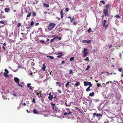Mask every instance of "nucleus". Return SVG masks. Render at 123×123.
<instances>
[{
	"label": "nucleus",
	"mask_w": 123,
	"mask_h": 123,
	"mask_svg": "<svg viewBox=\"0 0 123 123\" xmlns=\"http://www.w3.org/2000/svg\"><path fill=\"white\" fill-rule=\"evenodd\" d=\"M75 108H76V109L80 111V109L79 108H78L75 107Z\"/></svg>",
	"instance_id": "obj_54"
},
{
	"label": "nucleus",
	"mask_w": 123,
	"mask_h": 123,
	"mask_svg": "<svg viewBox=\"0 0 123 123\" xmlns=\"http://www.w3.org/2000/svg\"><path fill=\"white\" fill-rule=\"evenodd\" d=\"M100 2L102 3L103 4H105V2L103 0L100 1Z\"/></svg>",
	"instance_id": "obj_48"
},
{
	"label": "nucleus",
	"mask_w": 123,
	"mask_h": 123,
	"mask_svg": "<svg viewBox=\"0 0 123 123\" xmlns=\"http://www.w3.org/2000/svg\"><path fill=\"white\" fill-rule=\"evenodd\" d=\"M107 22V21L106 20H104L103 21V25L104 26H105V25L106 24V23Z\"/></svg>",
	"instance_id": "obj_16"
},
{
	"label": "nucleus",
	"mask_w": 123,
	"mask_h": 123,
	"mask_svg": "<svg viewBox=\"0 0 123 123\" xmlns=\"http://www.w3.org/2000/svg\"><path fill=\"white\" fill-rule=\"evenodd\" d=\"M5 17L4 15V12L3 11H2L1 12V13L0 14V18L1 19L4 18Z\"/></svg>",
	"instance_id": "obj_7"
},
{
	"label": "nucleus",
	"mask_w": 123,
	"mask_h": 123,
	"mask_svg": "<svg viewBox=\"0 0 123 123\" xmlns=\"http://www.w3.org/2000/svg\"><path fill=\"white\" fill-rule=\"evenodd\" d=\"M58 38V36H56V37H54V38H53V39H54V40L56 38Z\"/></svg>",
	"instance_id": "obj_64"
},
{
	"label": "nucleus",
	"mask_w": 123,
	"mask_h": 123,
	"mask_svg": "<svg viewBox=\"0 0 123 123\" xmlns=\"http://www.w3.org/2000/svg\"><path fill=\"white\" fill-rule=\"evenodd\" d=\"M80 85V82H77L75 84V85L76 86H77Z\"/></svg>",
	"instance_id": "obj_17"
},
{
	"label": "nucleus",
	"mask_w": 123,
	"mask_h": 123,
	"mask_svg": "<svg viewBox=\"0 0 123 123\" xmlns=\"http://www.w3.org/2000/svg\"><path fill=\"white\" fill-rule=\"evenodd\" d=\"M91 40H86V43H91Z\"/></svg>",
	"instance_id": "obj_28"
},
{
	"label": "nucleus",
	"mask_w": 123,
	"mask_h": 123,
	"mask_svg": "<svg viewBox=\"0 0 123 123\" xmlns=\"http://www.w3.org/2000/svg\"><path fill=\"white\" fill-rule=\"evenodd\" d=\"M29 89H31L32 90L34 88L33 87H31V86H30L29 87H28Z\"/></svg>",
	"instance_id": "obj_47"
},
{
	"label": "nucleus",
	"mask_w": 123,
	"mask_h": 123,
	"mask_svg": "<svg viewBox=\"0 0 123 123\" xmlns=\"http://www.w3.org/2000/svg\"><path fill=\"white\" fill-rule=\"evenodd\" d=\"M33 113L35 114H37V111L35 109H34L33 111Z\"/></svg>",
	"instance_id": "obj_21"
},
{
	"label": "nucleus",
	"mask_w": 123,
	"mask_h": 123,
	"mask_svg": "<svg viewBox=\"0 0 123 123\" xmlns=\"http://www.w3.org/2000/svg\"><path fill=\"white\" fill-rule=\"evenodd\" d=\"M87 49L86 48H84L83 51L82 52L83 53V57H86L89 54L88 52H87Z\"/></svg>",
	"instance_id": "obj_4"
},
{
	"label": "nucleus",
	"mask_w": 123,
	"mask_h": 123,
	"mask_svg": "<svg viewBox=\"0 0 123 123\" xmlns=\"http://www.w3.org/2000/svg\"><path fill=\"white\" fill-rule=\"evenodd\" d=\"M32 15L33 16H35L36 15V13L34 12H32Z\"/></svg>",
	"instance_id": "obj_37"
},
{
	"label": "nucleus",
	"mask_w": 123,
	"mask_h": 123,
	"mask_svg": "<svg viewBox=\"0 0 123 123\" xmlns=\"http://www.w3.org/2000/svg\"><path fill=\"white\" fill-rule=\"evenodd\" d=\"M103 12L105 16L107 17L109 16L108 10L107 9H104L103 10Z\"/></svg>",
	"instance_id": "obj_5"
},
{
	"label": "nucleus",
	"mask_w": 123,
	"mask_h": 123,
	"mask_svg": "<svg viewBox=\"0 0 123 123\" xmlns=\"http://www.w3.org/2000/svg\"><path fill=\"white\" fill-rule=\"evenodd\" d=\"M47 57L51 59H54V57L52 56H47Z\"/></svg>",
	"instance_id": "obj_32"
},
{
	"label": "nucleus",
	"mask_w": 123,
	"mask_h": 123,
	"mask_svg": "<svg viewBox=\"0 0 123 123\" xmlns=\"http://www.w3.org/2000/svg\"><path fill=\"white\" fill-rule=\"evenodd\" d=\"M88 85L90 86H90V87L92 86V84L91 82H88Z\"/></svg>",
	"instance_id": "obj_27"
},
{
	"label": "nucleus",
	"mask_w": 123,
	"mask_h": 123,
	"mask_svg": "<svg viewBox=\"0 0 123 123\" xmlns=\"http://www.w3.org/2000/svg\"><path fill=\"white\" fill-rule=\"evenodd\" d=\"M62 52H61V53H59L56 54V55H60V54L62 55Z\"/></svg>",
	"instance_id": "obj_56"
},
{
	"label": "nucleus",
	"mask_w": 123,
	"mask_h": 123,
	"mask_svg": "<svg viewBox=\"0 0 123 123\" xmlns=\"http://www.w3.org/2000/svg\"><path fill=\"white\" fill-rule=\"evenodd\" d=\"M93 101L94 102H96L98 101V100L97 99H92Z\"/></svg>",
	"instance_id": "obj_33"
},
{
	"label": "nucleus",
	"mask_w": 123,
	"mask_h": 123,
	"mask_svg": "<svg viewBox=\"0 0 123 123\" xmlns=\"http://www.w3.org/2000/svg\"><path fill=\"white\" fill-rule=\"evenodd\" d=\"M115 17L117 18H120V16L118 15H116L115 16Z\"/></svg>",
	"instance_id": "obj_36"
},
{
	"label": "nucleus",
	"mask_w": 123,
	"mask_h": 123,
	"mask_svg": "<svg viewBox=\"0 0 123 123\" xmlns=\"http://www.w3.org/2000/svg\"><path fill=\"white\" fill-rule=\"evenodd\" d=\"M54 40V39H52L50 41V43H52Z\"/></svg>",
	"instance_id": "obj_60"
},
{
	"label": "nucleus",
	"mask_w": 123,
	"mask_h": 123,
	"mask_svg": "<svg viewBox=\"0 0 123 123\" xmlns=\"http://www.w3.org/2000/svg\"><path fill=\"white\" fill-rule=\"evenodd\" d=\"M97 87H99L101 85L100 84H99L98 83H97Z\"/></svg>",
	"instance_id": "obj_35"
},
{
	"label": "nucleus",
	"mask_w": 123,
	"mask_h": 123,
	"mask_svg": "<svg viewBox=\"0 0 123 123\" xmlns=\"http://www.w3.org/2000/svg\"><path fill=\"white\" fill-rule=\"evenodd\" d=\"M122 68H119L118 69V70L119 72H121L122 70Z\"/></svg>",
	"instance_id": "obj_58"
},
{
	"label": "nucleus",
	"mask_w": 123,
	"mask_h": 123,
	"mask_svg": "<svg viewBox=\"0 0 123 123\" xmlns=\"http://www.w3.org/2000/svg\"><path fill=\"white\" fill-rule=\"evenodd\" d=\"M69 9L68 8H66L65 9V10L67 12H68L69 11Z\"/></svg>",
	"instance_id": "obj_51"
},
{
	"label": "nucleus",
	"mask_w": 123,
	"mask_h": 123,
	"mask_svg": "<svg viewBox=\"0 0 123 123\" xmlns=\"http://www.w3.org/2000/svg\"><path fill=\"white\" fill-rule=\"evenodd\" d=\"M97 116H98L99 117H102V115L100 113L99 114H97Z\"/></svg>",
	"instance_id": "obj_23"
},
{
	"label": "nucleus",
	"mask_w": 123,
	"mask_h": 123,
	"mask_svg": "<svg viewBox=\"0 0 123 123\" xmlns=\"http://www.w3.org/2000/svg\"><path fill=\"white\" fill-rule=\"evenodd\" d=\"M40 41V42L42 43H44L45 42L43 40H41Z\"/></svg>",
	"instance_id": "obj_52"
},
{
	"label": "nucleus",
	"mask_w": 123,
	"mask_h": 123,
	"mask_svg": "<svg viewBox=\"0 0 123 123\" xmlns=\"http://www.w3.org/2000/svg\"><path fill=\"white\" fill-rule=\"evenodd\" d=\"M5 71L6 73L8 74L9 73V71L6 69H5Z\"/></svg>",
	"instance_id": "obj_40"
},
{
	"label": "nucleus",
	"mask_w": 123,
	"mask_h": 123,
	"mask_svg": "<svg viewBox=\"0 0 123 123\" xmlns=\"http://www.w3.org/2000/svg\"><path fill=\"white\" fill-rule=\"evenodd\" d=\"M54 95L53 96V98H57L56 96L54 94Z\"/></svg>",
	"instance_id": "obj_43"
},
{
	"label": "nucleus",
	"mask_w": 123,
	"mask_h": 123,
	"mask_svg": "<svg viewBox=\"0 0 123 123\" xmlns=\"http://www.w3.org/2000/svg\"><path fill=\"white\" fill-rule=\"evenodd\" d=\"M14 80L15 82L17 83H19V79L17 77H15L14 78Z\"/></svg>",
	"instance_id": "obj_11"
},
{
	"label": "nucleus",
	"mask_w": 123,
	"mask_h": 123,
	"mask_svg": "<svg viewBox=\"0 0 123 123\" xmlns=\"http://www.w3.org/2000/svg\"><path fill=\"white\" fill-rule=\"evenodd\" d=\"M27 112V113H30L31 112V111H28L27 110H26Z\"/></svg>",
	"instance_id": "obj_55"
},
{
	"label": "nucleus",
	"mask_w": 123,
	"mask_h": 123,
	"mask_svg": "<svg viewBox=\"0 0 123 123\" xmlns=\"http://www.w3.org/2000/svg\"><path fill=\"white\" fill-rule=\"evenodd\" d=\"M32 102L34 103H36L35 99L34 98L33 99Z\"/></svg>",
	"instance_id": "obj_53"
},
{
	"label": "nucleus",
	"mask_w": 123,
	"mask_h": 123,
	"mask_svg": "<svg viewBox=\"0 0 123 123\" xmlns=\"http://www.w3.org/2000/svg\"><path fill=\"white\" fill-rule=\"evenodd\" d=\"M66 112L64 113L63 115L65 116H67L68 115L70 116L71 115L72 116V112H71L69 109L68 108H66Z\"/></svg>",
	"instance_id": "obj_2"
},
{
	"label": "nucleus",
	"mask_w": 123,
	"mask_h": 123,
	"mask_svg": "<svg viewBox=\"0 0 123 123\" xmlns=\"http://www.w3.org/2000/svg\"><path fill=\"white\" fill-rule=\"evenodd\" d=\"M88 81L85 82L84 81L83 82L85 86H87L88 85Z\"/></svg>",
	"instance_id": "obj_18"
},
{
	"label": "nucleus",
	"mask_w": 123,
	"mask_h": 123,
	"mask_svg": "<svg viewBox=\"0 0 123 123\" xmlns=\"http://www.w3.org/2000/svg\"><path fill=\"white\" fill-rule=\"evenodd\" d=\"M74 57H72L70 58V60L71 61H72L74 60Z\"/></svg>",
	"instance_id": "obj_25"
},
{
	"label": "nucleus",
	"mask_w": 123,
	"mask_h": 123,
	"mask_svg": "<svg viewBox=\"0 0 123 123\" xmlns=\"http://www.w3.org/2000/svg\"><path fill=\"white\" fill-rule=\"evenodd\" d=\"M49 96L48 97L49 99L51 100H52V99L53 98V95H51V93L50 92L49 93Z\"/></svg>",
	"instance_id": "obj_9"
},
{
	"label": "nucleus",
	"mask_w": 123,
	"mask_h": 123,
	"mask_svg": "<svg viewBox=\"0 0 123 123\" xmlns=\"http://www.w3.org/2000/svg\"><path fill=\"white\" fill-rule=\"evenodd\" d=\"M82 42L83 43H86V40H83L82 41Z\"/></svg>",
	"instance_id": "obj_41"
},
{
	"label": "nucleus",
	"mask_w": 123,
	"mask_h": 123,
	"mask_svg": "<svg viewBox=\"0 0 123 123\" xmlns=\"http://www.w3.org/2000/svg\"><path fill=\"white\" fill-rule=\"evenodd\" d=\"M76 122L77 123H82L81 119L80 118L78 117L77 119Z\"/></svg>",
	"instance_id": "obj_10"
},
{
	"label": "nucleus",
	"mask_w": 123,
	"mask_h": 123,
	"mask_svg": "<svg viewBox=\"0 0 123 123\" xmlns=\"http://www.w3.org/2000/svg\"><path fill=\"white\" fill-rule=\"evenodd\" d=\"M91 28H89V29H88V30L87 31L88 33H90L91 32Z\"/></svg>",
	"instance_id": "obj_42"
},
{
	"label": "nucleus",
	"mask_w": 123,
	"mask_h": 123,
	"mask_svg": "<svg viewBox=\"0 0 123 123\" xmlns=\"http://www.w3.org/2000/svg\"><path fill=\"white\" fill-rule=\"evenodd\" d=\"M109 6H110V5L109 4L107 5H106V9H107V10H108V9L109 8Z\"/></svg>",
	"instance_id": "obj_30"
},
{
	"label": "nucleus",
	"mask_w": 123,
	"mask_h": 123,
	"mask_svg": "<svg viewBox=\"0 0 123 123\" xmlns=\"http://www.w3.org/2000/svg\"><path fill=\"white\" fill-rule=\"evenodd\" d=\"M62 55H58L57 56V57H58L59 58H60L62 57Z\"/></svg>",
	"instance_id": "obj_39"
},
{
	"label": "nucleus",
	"mask_w": 123,
	"mask_h": 123,
	"mask_svg": "<svg viewBox=\"0 0 123 123\" xmlns=\"http://www.w3.org/2000/svg\"><path fill=\"white\" fill-rule=\"evenodd\" d=\"M108 24H107L106 25H105V29H106L107 28V27H108Z\"/></svg>",
	"instance_id": "obj_45"
},
{
	"label": "nucleus",
	"mask_w": 123,
	"mask_h": 123,
	"mask_svg": "<svg viewBox=\"0 0 123 123\" xmlns=\"http://www.w3.org/2000/svg\"><path fill=\"white\" fill-rule=\"evenodd\" d=\"M5 11V12L6 13L8 12L10 10V9L9 8H5L4 9Z\"/></svg>",
	"instance_id": "obj_13"
},
{
	"label": "nucleus",
	"mask_w": 123,
	"mask_h": 123,
	"mask_svg": "<svg viewBox=\"0 0 123 123\" xmlns=\"http://www.w3.org/2000/svg\"><path fill=\"white\" fill-rule=\"evenodd\" d=\"M31 85V84H30V83L28 84L27 85V86L28 88V87H29Z\"/></svg>",
	"instance_id": "obj_50"
},
{
	"label": "nucleus",
	"mask_w": 123,
	"mask_h": 123,
	"mask_svg": "<svg viewBox=\"0 0 123 123\" xmlns=\"http://www.w3.org/2000/svg\"><path fill=\"white\" fill-rule=\"evenodd\" d=\"M74 20V16L72 17V18L71 19L70 21L71 22H72Z\"/></svg>",
	"instance_id": "obj_38"
},
{
	"label": "nucleus",
	"mask_w": 123,
	"mask_h": 123,
	"mask_svg": "<svg viewBox=\"0 0 123 123\" xmlns=\"http://www.w3.org/2000/svg\"><path fill=\"white\" fill-rule=\"evenodd\" d=\"M55 23L53 22L50 23L48 26V30L49 31H51L55 27Z\"/></svg>",
	"instance_id": "obj_1"
},
{
	"label": "nucleus",
	"mask_w": 123,
	"mask_h": 123,
	"mask_svg": "<svg viewBox=\"0 0 123 123\" xmlns=\"http://www.w3.org/2000/svg\"><path fill=\"white\" fill-rule=\"evenodd\" d=\"M73 24L74 25H75L77 24V23L76 22H74L73 23Z\"/></svg>",
	"instance_id": "obj_63"
},
{
	"label": "nucleus",
	"mask_w": 123,
	"mask_h": 123,
	"mask_svg": "<svg viewBox=\"0 0 123 123\" xmlns=\"http://www.w3.org/2000/svg\"><path fill=\"white\" fill-rule=\"evenodd\" d=\"M21 23H18V25H17V26L18 27H19L21 26Z\"/></svg>",
	"instance_id": "obj_34"
},
{
	"label": "nucleus",
	"mask_w": 123,
	"mask_h": 123,
	"mask_svg": "<svg viewBox=\"0 0 123 123\" xmlns=\"http://www.w3.org/2000/svg\"><path fill=\"white\" fill-rule=\"evenodd\" d=\"M58 91L59 92L60 94L62 92L60 90H58Z\"/></svg>",
	"instance_id": "obj_59"
},
{
	"label": "nucleus",
	"mask_w": 123,
	"mask_h": 123,
	"mask_svg": "<svg viewBox=\"0 0 123 123\" xmlns=\"http://www.w3.org/2000/svg\"><path fill=\"white\" fill-rule=\"evenodd\" d=\"M5 22L4 20H1L0 22V28H1V27H3L6 25L5 23Z\"/></svg>",
	"instance_id": "obj_6"
},
{
	"label": "nucleus",
	"mask_w": 123,
	"mask_h": 123,
	"mask_svg": "<svg viewBox=\"0 0 123 123\" xmlns=\"http://www.w3.org/2000/svg\"><path fill=\"white\" fill-rule=\"evenodd\" d=\"M3 48L4 49V50H6V48H5V47L4 46H3Z\"/></svg>",
	"instance_id": "obj_62"
},
{
	"label": "nucleus",
	"mask_w": 123,
	"mask_h": 123,
	"mask_svg": "<svg viewBox=\"0 0 123 123\" xmlns=\"http://www.w3.org/2000/svg\"><path fill=\"white\" fill-rule=\"evenodd\" d=\"M34 93H37L38 92V90H35L34 91Z\"/></svg>",
	"instance_id": "obj_49"
},
{
	"label": "nucleus",
	"mask_w": 123,
	"mask_h": 123,
	"mask_svg": "<svg viewBox=\"0 0 123 123\" xmlns=\"http://www.w3.org/2000/svg\"><path fill=\"white\" fill-rule=\"evenodd\" d=\"M70 82L69 81H68L67 83L66 84L65 86L66 87H67L68 86Z\"/></svg>",
	"instance_id": "obj_29"
},
{
	"label": "nucleus",
	"mask_w": 123,
	"mask_h": 123,
	"mask_svg": "<svg viewBox=\"0 0 123 123\" xmlns=\"http://www.w3.org/2000/svg\"><path fill=\"white\" fill-rule=\"evenodd\" d=\"M70 72H69V74H71L73 73V70H70L69 71Z\"/></svg>",
	"instance_id": "obj_44"
},
{
	"label": "nucleus",
	"mask_w": 123,
	"mask_h": 123,
	"mask_svg": "<svg viewBox=\"0 0 123 123\" xmlns=\"http://www.w3.org/2000/svg\"><path fill=\"white\" fill-rule=\"evenodd\" d=\"M31 14V12L28 13L27 16V17H29L30 16Z\"/></svg>",
	"instance_id": "obj_26"
},
{
	"label": "nucleus",
	"mask_w": 123,
	"mask_h": 123,
	"mask_svg": "<svg viewBox=\"0 0 123 123\" xmlns=\"http://www.w3.org/2000/svg\"><path fill=\"white\" fill-rule=\"evenodd\" d=\"M90 68V66L89 65H88L87 66V67L86 68V70H85L86 71H87Z\"/></svg>",
	"instance_id": "obj_22"
},
{
	"label": "nucleus",
	"mask_w": 123,
	"mask_h": 123,
	"mask_svg": "<svg viewBox=\"0 0 123 123\" xmlns=\"http://www.w3.org/2000/svg\"><path fill=\"white\" fill-rule=\"evenodd\" d=\"M94 95V93L93 92H92V93H90L89 94L90 96L92 97Z\"/></svg>",
	"instance_id": "obj_20"
},
{
	"label": "nucleus",
	"mask_w": 123,
	"mask_h": 123,
	"mask_svg": "<svg viewBox=\"0 0 123 123\" xmlns=\"http://www.w3.org/2000/svg\"><path fill=\"white\" fill-rule=\"evenodd\" d=\"M112 45L111 44L109 46V48L110 49L112 47Z\"/></svg>",
	"instance_id": "obj_61"
},
{
	"label": "nucleus",
	"mask_w": 123,
	"mask_h": 123,
	"mask_svg": "<svg viewBox=\"0 0 123 123\" xmlns=\"http://www.w3.org/2000/svg\"><path fill=\"white\" fill-rule=\"evenodd\" d=\"M43 67H42V69L43 71H45V69L46 68L45 65V64H43Z\"/></svg>",
	"instance_id": "obj_14"
},
{
	"label": "nucleus",
	"mask_w": 123,
	"mask_h": 123,
	"mask_svg": "<svg viewBox=\"0 0 123 123\" xmlns=\"http://www.w3.org/2000/svg\"><path fill=\"white\" fill-rule=\"evenodd\" d=\"M58 39L59 40H61L62 39V38L61 37H58Z\"/></svg>",
	"instance_id": "obj_57"
},
{
	"label": "nucleus",
	"mask_w": 123,
	"mask_h": 123,
	"mask_svg": "<svg viewBox=\"0 0 123 123\" xmlns=\"http://www.w3.org/2000/svg\"><path fill=\"white\" fill-rule=\"evenodd\" d=\"M66 106H70L71 105V103H69L68 104H67L66 102H65Z\"/></svg>",
	"instance_id": "obj_15"
},
{
	"label": "nucleus",
	"mask_w": 123,
	"mask_h": 123,
	"mask_svg": "<svg viewBox=\"0 0 123 123\" xmlns=\"http://www.w3.org/2000/svg\"><path fill=\"white\" fill-rule=\"evenodd\" d=\"M43 7L46 8H48L49 6V4L45 3H43Z\"/></svg>",
	"instance_id": "obj_12"
},
{
	"label": "nucleus",
	"mask_w": 123,
	"mask_h": 123,
	"mask_svg": "<svg viewBox=\"0 0 123 123\" xmlns=\"http://www.w3.org/2000/svg\"><path fill=\"white\" fill-rule=\"evenodd\" d=\"M90 86H89L87 89H86V91L87 92H89L90 90Z\"/></svg>",
	"instance_id": "obj_24"
},
{
	"label": "nucleus",
	"mask_w": 123,
	"mask_h": 123,
	"mask_svg": "<svg viewBox=\"0 0 123 123\" xmlns=\"http://www.w3.org/2000/svg\"><path fill=\"white\" fill-rule=\"evenodd\" d=\"M34 24V22L33 21H32L31 23V24H30V25L31 26H32Z\"/></svg>",
	"instance_id": "obj_46"
},
{
	"label": "nucleus",
	"mask_w": 123,
	"mask_h": 123,
	"mask_svg": "<svg viewBox=\"0 0 123 123\" xmlns=\"http://www.w3.org/2000/svg\"><path fill=\"white\" fill-rule=\"evenodd\" d=\"M7 74V73H6L5 72L4 73V75L6 77H8Z\"/></svg>",
	"instance_id": "obj_19"
},
{
	"label": "nucleus",
	"mask_w": 123,
	"mask_h": 123,
	"mask_svg": "<svg viewBox=\"0 0 123 123\" xmlns=\"http://www.w3.org/2000/svg\"><path fill=\"white\" fill-rule=\"evenodd\" d=\"M60 14L61 18H63V15L64 14V13L63 12L62 9L60 11Z\"/></svg>",
	"instance_id": "obj_8"
},
{
	"label": "nucleus",
	"mask_w": 123,
	"mask_h": 123,
	"mask_svg": "<svg viewBox=\"0 0 123 123\" xmlns=\"http://www.w3.org/2000/svg\"><path fill=\"white\" fill-rule=\"evenodd\" d=\"M50 104L52 107V109L53 110L54 112L56 113L57 112V108L55 106V104L53 103L52 102Z\"/></svg>",
	"instance_id": "obj_3"
},
{
	"label": "nucleus",
	"mask_w": 123,
	"mask_h": 123,
	"mask_svg": "<svg viewBox=\"0 0 123 123\" xmlns=\"http://www.w3.org/2000/svg\"><path fill=\"white\" fill-rule=\"evenodd\" d=\"M85 61H87L88 62H89V58L88 57H86L85 59Z\"/></svg>",
	"instance_id": "obj_31"
}]
</instances>
